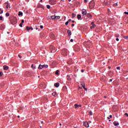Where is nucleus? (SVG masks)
I'll list each match as a JSON object with an SVG mask.
<instances>
[{
    "label": "nucleus",
    "instance_id": "nucleus-1",
    "mask_svg": "<svg viewBox=\"0 0 128 128\" xmlns=\"http://www.w3.org/2000/svg\"><path fill=\"white\" fill-rule=\"evenodd\" d=\"M94 4H95L94 2L92 1L90 2L89 4L90 8H94Z\"/></svg>",
    "mask_w": 128,
    "mask_h": 128
},
{
    "label": "nucleus",
    "instance_id": "nucleus-2",
    "mask_svg": "<svg viewBox=\"0 0 128 128\" xmlns=\"http://www.w3.org/2000/svg\"><path fill=\"white\" fill-rule=\"evenodd\" d=\"M86 12H86V10H84V9L82 10V16H86Z\"/></svg>",
    "mask_w": 128,
    "mask_h": 128
},
{
    "label": "nucleus",
    "instance_id": "nucleus-3",
    "mask_svg": "<svg viewBox=\"0 0 128 128\" xmlns=\"http://www.w3.org/2000/svg\"><path fill=\"white\" fill-rule=\"evenodd\" d=\"M84 126H86V128L90 127V124H88V122H84Z\"/></svg>",
    "mask_w": 128,
    "mask_h": 128
},
{
    "label": "nucleus",
    "instance_id": "nucleus-4",
    "mask_svg": "<svg viewBox=\"0 0 128 128\" xmlns=\"http://www.w3.org/2000/svg\"><path fill=\"white\" fill-rule=\"evenodd\" d=\"M26 29L27 30L28 32H29L30 30H34V28H32V27L26 26Z\"/></svg>",
    "mask_w": 128,
    "mask_h": 128
},
{
    "label": "nucleus",
    "instance_id": "nucleus-5",
    "mask_svg": "<svg viewBox=\"0 0 128 128\" xmlns=\"http://www.w3.org/2000/svg\"><path fill=\"white\" fill-rule=\"evenodd\" d=\"M52 96H58V94L56 92H53L52 93Z\"/></svg>",
    "mask_w": 128,
    "mask_h": 128
},
{
    "label": "nucleus",
    "instance_id": "nucleus-6",
    "mask_svg": "<svg viewBox=\"0 0 128 128\" xmlns=\"http://www.w3.org/2000/svg\"><path fill=\"white\" fill-rule=\"evenodd\" d=\"M3 68L5 70H8V66H4Z\"/></svg>",
    "mask_w": 128,
    "mask_h": 128
},
{
    "label": "nucleus",
    "instance_id": "nucleus-7",
    "mask_svg": "<svg viewBox=\"0 0 128 128\" xmlns=\"http://www.w3.org/2000/svg\"><path fill=\"white\" fill-rule=\"evenodd\" d=\"M113 124L115 126H116L120 124V123L117 122H114Z\"/></svg>",
    "mask_w": 128,
    "mask_h": 128
},
{
    "label": "nucleus",
    "instance_id": "nucleus-8",
    "mask_svg": "<svg viewBox=\"0 0 128 128\" xmlns=\"http://www.w3.org/2000/svg\"><path fill=\"white\" fill-rule=\"evenodd\" d=\"M42 68H44L42 65L40 64L38 67V70H42Z\"/></svg>",
    "mask_w": 128,
    "mask_h": 128
},
{
    "label": "nucleus",
    "instance_id": "nucleus-9",
    "mask_svg": "<svg viewBox=\"0 0 128 128\" xmlns=\"http://www.w3.org/2000/svg\"><path fill=\"white\" fill-rule=\"evenodd\" d=\"M54 86H56V88H58V86H60V84L58 82L56 83Z\"/></svg>",
    "mask_w": 128,
    "mask_h": 128
},
{
    "label": "nucleus",
    "instance_id": "nucleus-10",
    "mask_svg": "<svg viewBox=\"0 0 128 128\" xmlns=\"http://www.w3.org/2000/svg\"><path fill=\"white\" fill-rule=\"evenodd\" d=\"M82 86L85 89V90H88V89L86 88V86L84 84H82Z\"/></svg>",
    "mask_w": 128,
    "mask_h": 128
},
{
    "label": "nucleus",
    "instance_id": "nucleus-11",
    "mask_svg": "<svg viewBox=\"0 0 128 128\" xmlns=\"http://www.w3.org/2000/svg\"><path fill=\"white\" fill-rule=\"evenodd\" d=\"M68 36H72V32L70 31V30H68Z\"/></svg>",
    "mask_w": 128,
    "mask_h": 128
},
{
    "label": "nucleus",
    "instance_id": "nucleus-12",
    "mask_svg": "<svg viewBox=\"0 0 128 128\" xmlns=\"http://www.w3.org/2000/svg\"><path fill=\"white\" fill-rule=\"evenodd\" d=\"M43 68H48V66L47 64H44L42 65Z\"/></svg>",
    "mask_w": 128,
    "mask_h": 128
},
{
    "label": "nucleus",
    "instance_id": "nucleus-13",
    "mask_svg": "<svg viewBox=\"0 0 128 128\" xmlns=\"http://www.w3.org/2000/svg\"><path fill=\"white\" fill-rule=\"evenodd\" d=\"M58 72H60V70H57L56 71V76H58V74H59V73H58Z\"/></svg>",
    "mask_w": 128,
    "mask_h": 128
},
{
    "label": "nucleus",
    "instance_id": "nucleus-14",
    "mask_svg": "<svg viewBox=\"0 0 128 128\" xmlns=\"http://www.w3.org/2000/svg\"><path fill=\"white\" fill-rule=\"evenodd\" d=\"M60 16H56V20H60Z\"/></svg>",
    "mask_w": 128,
    "mask_h": 128
},
{
    "label": "nucleus",
    "instance_id": "nucleus-15",
    "mask_svg": "<svg viewBox=\"0 0 128 128\" xmlns=\"http://www.w3.org/2000/svg\"><path fill=\"white\" fill-rule=\"evenodd\" d=\"M22 14H23L22 12H18V16H22Z\"/></svg>",
    "mask_w": 128,
    "mask_h": 128
},
{
    "label": "nucleus",
    "instance_id": "nucleus-16",
    "mask_svg": "<svg viewBox=\"0 0 128 128\" xmlns=\"http://www.w3.org/2000/svg\"><path fill=\"white\" fill-rule=\"evenodd\" d=\"M51 18H52V20H56V16H51Z\"/></svg>",
    "mask_w": 128,
    "mask_h": 128
},
{
    "label": "nucleus",
    "instance_id": "nucleus-17",
    "mask_svg": "<svg viewBox=\"0 0 128 128\" xmlns=\"http://www.w3.org/2000/svg\"><path fill=\"white\" fill-rule=\"evenodd\" d=\"M77 18H78V20H80L82 18V16L78 14L77 16Z\"/></svg>",
    "mask_w": 128,
    "mask_h": 128
},
{
    "label": "nucleus",
    "instance_id": "nucleus-18",
    "mask_svg": "<svg viewBox=\"0 0 128 128\" xmlns=\"http://www.w3.org/2000/svg\"><path fill=\"white\" fill-rule=\"evenodd\" d=\"M31 68H32L33 70H36V66H34L32 64L31 65Z\"/></svg>",
    "mask_w": 128,
    "mask_h": 128
},
{
    "label": "nucleus",
    "instance_id": "nucleus-19",
    "mask_svg": "<svg viewBox=\"0 0 128 128\" xmlns=\"http://www.w3.org/2000/svg\"><path fill=\"white\" fill-rule=\"evenodd\" d=\"M76 14H72V18H76Z\"/></svg>",
    "mask_w": 128,
    "mask_h": 128
},
{
    "label": "nucleus",
    "instance_id": "nucleus-20",
    "mask_svg": "<svg viewBox=\"0 0 128 128\" xmlns=\"http://www.w3.org/2000/svg\"><path fill=\"white\" fill-rule=\"evenodd\" d=\"M96 26V24H93L92 26H90V28H94V27Z\"/></svg>",
    "mask_w": 128,
    "mask_h": 128
},
{
    "label": "nucleus",
    "instance_id": "nucleus-21",
    "mask_svg": "<svg viewBox=\"0 0 128 128\" xmlns=\"http://www.w3.org/2000/svg\"><path fill=\"white\" fill-rule=\"evenodd\" d=\"M4 13V10L2 8H0V14H2Z\"/></svg>",
    "mask_w": 128,
    "mask_h": 128
},
{
    "label": "nucleus",
    "instance_id": "nucleus-22",
    "mask_svg": "<svg viewBox=\"0 0 128 128\" xmlns=\"http://www.w3.org/2000/svg\"><path fill=\"white\" fill-rule=\"evenodd\" d=\"M74 106H75V108H78V104H75Z\"/></svg>",
    "mask_w": 128,
    "mask_h": 128
},
{
    "label": "nucleus",
    "instance_id": "nucleus-23",
    "mask_svg": "<svg viewBox=\"0 0 128 128\" xmlns=\"http://www.w3.org/2000/svg\"><path fill=\"white\" fill-rule=\"evenodd\" d=\"M88 18H92V14H88Z\"/></svg>",
    "mask_w": 128,
    "mask_h": 128
},
{
    "label": "nucleus",
    "instance_id": "nucleus-24",
    "mask_svg": "<svg viewBox=\"0 0 128 128\" xmlns=\"http://www.w3.org/2000/svg\"><path fill=\"white\" fill-rule=\"evenodd\" d=\"M4 74V73L2 72H0V76H2Z\"/></svg>",
    "mask_w": 128,
    "mask_h": 128
},
{
    "label": "nucleus",
    "instance_id": "nucleus-25",
    "mask_svg": "<svg viewBox=\"0 0 128 128\" xmlns=\"http://www.w3.org/2000/svg\"><path fill=\"white\" fill-rule=\"evenodd\" d=\"M6 16H10V14L6 13Z\"/></svg>",
    "mask_w": 128,
    "mask_h": 128
},
{
    "label": "nucleus",
    "instance_id": "nucleus-26",
    "mask_svg": "<svg viewBox=\"0 0 128 128\" xmlns=\"http://www.w3.org/2000/svg\"><path fill=\"white\" fill-rule=\"evenodd\" d=\"M90 116H92V112L90 111Z\"/></svg>",
    "mask_w": 128,
    "mask_h": 128
},
{
    "label": "nucleus",
    "instance_id": "nucleus-27",
    "mask_svg": "<svg viewBox=\"0 0 128 128\" xmlns=\"http://www.w3.org/2000/svg\"><path fill=\"white\" fill-rule=\"evenodd\" d=\"M46 6H47V8H50V6L47 5Z\"/></svg>",
    "mask_w": 128,
    "mask_h": 128
},
{
    "label": "nucleus",
    "instance_id": "nucleus-28",
    "mask_svg": "<svg viewBox=\"0 0 128 128\" xmlns=\"http://www.w3.org/2000/svg\"><path fill=\"white\" fill-rule=\"evenodd\" d=\"M22 24H23V23H20V28H22Z\"/></svg>",
    "mask_w": 128,
    "mask_h": 128
},
{
    "label": "nucleus",
    "instance_id": "nucleus-29",
    "mask_svg": "<svg viewBox=\"0 0 128 128\" xmlns=\"http://www.w3.org/2000/svg\"><path fill=\"white\" fill-rule=\"evenodd\" d=\"M65 24L66 26H68V22H66V23H65Z\"/></svg>",
    "mask_w": 128,
    "mask_h": 128
},
{
    "label": "nucleus",
    "instance_id": "nucleus-30",
    "mask_svg": "<svg viewBox=\"0 0 128 128\" xmlns=\"http://www.w3.org/2000/svg\"><path fill=\"white\" fill-rule=\"evenodd\" d=\"M117 70H120V67L118 66L116 68Z\"/></svg>",
    "mask_w": 128,
    "mask_h": 128
},
{
    "label": "nucleus",
    "instance_id": "nucleus-31",
    "mask_svg": "<svg viewBox=\"0 0 128 128\" xmlns=\"http://www.w3.org/2000/svg\"><path fill=\"white\" fill-rule=\"evenodd\" d=\"M0 20H2V16H0Z\"/></svg>",
    "mask_w": 128,
    "mask_h": 128
},
{
    "label": "nucleus",
    "instance_id": "nucleus-32",
    "mask_svg": "<svg viewBox=\"0 0 128 128\" xmlns=\"http://www.w3.org/2000/svg\"><path fill=\"white\" fill-rule=\"evenodd\" d=\"M40 28H44V26L41 25V26H40Z\"/></svg>",
    "mask_w": 128,
    "mask_h": 128
},
{
    "label": "nucleus",
    "instance_id": "nucleus-33",
    "mask_svg": "<svg viewBox=\"0 0 128 128\" xmlns=\"http://www.w3.org/2000/svg\"><path fill=\"white\" fill-rule=\"evenodd\" d=\"M116 42H118L120 40V39H118V38H116Z\"/></svg>",
    "mask_w": 128,
    "mask_h": 128
},
{
    "label": "nucleus",
    "instance_id": "nucleus-34",
    "mask_svg": "<svg viewBox=\"0 0 128 128\" xmlns=\"http://www.w3.org/2000/svg\"><path fill=\"white\" fill-rule=\"evenodd\" d=\"M124 14H128V12H124Z\"/></svg>",
    "mask_w": 128,
    "mask_h": 128
},
{
    "label": "nucleus",
    "instance_id": "nucleus-35",
    "mask_svg": "<svg viewBox=\"0 0 128 128\" xmlns=\"http://www.w3.org/2000/svg\"><path fill=\"white\" fill-rule=\"evenodd\" d=\"M6 8H10V6H9L8 5H7V6H6Z\"/></svg>",
    "mask_w": 128,
    "mask_h": 128
},
{
    "label": "nucleus",
    "instance_id": "nucleus-36",
    "mask_svg": "<svg viewBox=\"0 0 128 128\" xmlns=\"http://www.w3.org/2000/svg\"><path fill=\"white\" fill-rule=\"evenodd\" d=\"M18 58H22V56H20V55H18Z\"/></svg>",
    "mask_w": 128,
    "mask_h": 128
},
{
    "label": "nucleus",
    "instance_id": "nucleus-37",
    "mask_svg": "<svg viewBox=\"0 0 128 128\" xmlns=\"http://www.w3.org/2000/svg\"><path fill=\"white\" fill-rule=\"evenodd\" d=\"M112 80H114V79H113V78H112V79H110V82H112Z\"/></svg>",
    "mask_w": 128,
    "mask_h": 128
},
{
    "label": "nucleus",
    "instance_id": "nucleus-38",
    "mask_svg": "<svg viewBox=\"0 0 128 128\" xmlns=\"http://www.w3.org/2000/svg\"><path fill=\"white\" fill-rule=\"evenodd\" d=\"M70 42H74V40H73V39H71V40H70Z\"/></svg>",
    "mask_w": 128,
    "mask_h": 128
},
{
    "label": "nucleus",
    "instance_id": "nucleus-39",
    "mask_svg": "<svg viewBox=\"0 0 128 128\" xmlns=\"http://www.w3.org/2000/svg\"><path fill=\"white\" fill-rule=\"evenodd\" d=\"M125 116H126L128 117V113H125Z\"/></svg>",
    "mask_w": 128,
    "mask_h": 128
},
{
    "label": "nucleus",
    "instance_id": "nucleus-40",
    "mask_svg": "<svg viewBox=\"0 0 128 128\" xmlns=\"http://www.w3.org/2000/svg\"><path fill=\"white\" fill-rule=\"evenodd\" d=\"M22 23L24 24V20H22Z\"/></svg>",
    "mask_w": 128,
    "mask_h": 128
},
{
    "label": "nucleus",
    "instance_id": "nucleus-41",
    "mask_svg": "<svg viewBox=\"0 0 128 128\" xmlns=\"http://www.w3.org/2000/svg\"><path fill=\"white\" fill-rule=\"evenodd\" d=\"M124 38H128V36H125Z\"/></svg>",
    "mask_w": 128,
    "mask_h": 128
},
{
    "label": "nucleus",
    "instance_id": "nucleus-42",
    "mask_svg": "<svg viewBox=\"0 0 128 128\" xmlns=\"http://www.w3.org/2000/svg\"><path fill=\"white\" fill-rule=\"evenodd\" d=\"M110 118H112V116L110 115Z\"/></svg>",
    "mask_w": 128,
    "mask_h": 128
},
{
    "label": "nucleus",
    "instance_id": "nucleus-43",
    "mask_svg": "<svg viewBox=\"0 0 128 128\" xmlns=\"http://www.w3.org/2000/svg\"><path fill=\"white\" fill-rule=\"evenodd\" d=\"M81 72H84V70H81Z\"/></svg>",
    "mask_w": 128,
    "mask_h": 128
},
{
    "label": "nucleus",
    "instance_id": "nucleus-44",
    "mask_svg": "<svg viewBox=\"0 0 128 128\" xmlns=\"http://www.w3.org/2000/svg\"><path fill=\"white\" fill-rule=\"evenodd\" d=\"M80 106H82V105H80V104L78 105V108L80 107Z\"/></svg>",
    "mask_w": 128,
    "mask_h": 128
},
{
    "label": "nucleus",
    "instance_id": "nucleus-45",
    "mask_svg": "<svg viewBox=\"0 0 128 128\" xmlns=\"http://www.w3.org/2000/svg\"><path fill=\"white\" fill-rule=\"evenodd\" d=\"M68 22H72V19H69Z\"/></svg>",
    "mask_w": 128,
    "mask_h": 128
},
{
    "label": "nucleus",
    "instance_id": "nucleus-46",
    "mask_svg": "<svg viewBox=\"0 0 128 128\" xmlns=\"http://www.w3.org/2000/svg\"><path fill=\"white\" fill-rule=\"evenodd\" d=\"M84 2H88V0H84Z\"/></svg>",
    "mask_w": 128,
    "mask_h": 128
},
{
    "label": "nucleus",
    "instance_id": "nucleus-47",
    "mask_svg": "<svg viewBox=\"0 0 128 128\" xmlns=\"http://www.w3.org/2000/svg\"><path fill=\"white\" fill-rule=\"evenodd\" d=\"M40 124H44V121H41Z\"/></svg>",
    "mask_w": 128,
    "mask_h": 128
},
{
    "label": "nucleus",
    "instance_id": "nucleus-48",
    "mask_svg": "<svg viewBox=\"0 0 128 128\" xmlns=\"http://www.w3.org/2000/svg\"><path fill=\"white\" fill-rule=\"evenodd\" d=\"M79 88H80V90H82V87H79Z\"/></svg>",
    "mask_w": 128,
    "mask_h": 128
},
{
    "label": "nucleus",
    "instance_id": "nucleus-49",
    "mask_svg": "<svg viewBox=\"0 0 128 128\" xmlns=\"http://www.w3.org/2000/svg\"><path fill=\"white\" fill-rule=\"evenodd\" d=\"M72 26H74V24H72Z\"/></svg>",
    "mask_w": 128,
    "mask_h": 128
},
{
    "label": "nucleus",
    "instance_id": "nucleus-50",
    "mask_svg": "<svg viewBox=\"0 0 128 128\" xmlns=\"http://www.w3.org/2000/svg\"><path fill=\"white\" fill-rule=\"evenodd\" d=\"M104 98H106V96H104Z\"/></svg>",
    "mask_w": 128,
    "mask_h": 128
},
{
    "label": "nucleus",
    "instance_id": "nucleus-51",
    "mask_svg": "<svg viewBox=\"0 0 128 128\" xmlns=\"http://www.w3.org/2000/svg\"><path fill=\"white\" fill-rule=\"evenodd\" d=\"M7 34H10V32H8Z\"/></svg>",
    "mask_w": 128,
    "mask_h": 128
},
{
    "label": "nucleus",
    "instance_id": "nucleus-52",
    "mask_svg": "<svg viewBox=\"0 0 128 128\" xmlns=\"http://www.w3.org/2000/svg\"><path fill=\"white\" fill-rule=\"evenodd\" d=\"M72 22H74V20H72Z\"/></svg>",
    "mask_w": 128,
    "mask_h": 128
},
{
    "label": "nucleus",
    "instance_id": "nucleus-53",
    "mask_svg": "<svg viewBox=\"0 0 128 128\" xmlns=\"http://www.w3.org/2000/svg\"><path fill=\"white\" fill-rule=\"evenodd\" d=\"M110 118L109 117H108V120H110Z\"/></svg>",
    "mask_w": 128,
    "mask_h": 128
},
{
    "label": "nucleus",
    "instance_id": "nucleus-54",
    "mask_svg": "<svg viewBox=\"0 0 128 128\" xmlns=\"http://www.w3.org/2000/svg\"><path fill=\"white\" fill-rule=\"evenodd\" d=\"M91 24H94V22H92L91 23Z\"/></svg>",
    "mask_w": 128,
    "mask_h": 128
},
{
    "label": "nucleus",
    "instance_id": "nucleus-55",
    "mask_svg": "<svg viewBox=\"0 0 128 128\" xmlns=\"http://www.w3.org/2000/svg\"><path fill=\"white\" fill-rule=\"evenodd\" d=\"M18 118H20V116H18Z\"/></svg>",
    "mask_w": 128,
    "mask_h": 128
},
{
    "label": "nucleus",
    "instance_id": "nucleus-56",
    "mask_svg": "<svg viewBox=\"0 0 128 128\" xmlns=\"http://www.w3.org/2000/svg\"><path fill=\"white\" fill-rule=\"evenodd\" d=\"M60 126H62V124H60Z\"/></svg>",
    "mask_w": 128,
    "mask_h": 128
},
{
    "label": "nucleus",
    "instance_id": "nucleus-57",
    "mask_svg": "<svg viewBox=\"0 0 128 128\" xmlns=\"http://www.w3.org/2000/svg\"><path fill=\"white\" fill-rule=\"evenodd\" d=\"M69 0V2H71L72 1V0Z\"/></svg>",
    "mask_w": 128,
    "mask_h": 128
},
{
    "label": "nucleus",
    "instance_id": "nucleus-58",
    "mask_svg": "<svg viewBox=\"0 0 128 128\" xmlns=\"http://www.w3.org/2000/svg\"><path fill=\"white\" fill-rule=\"evenodd\" d=\"M118 36H117V38H118Z\"/></svg>",
    "mask_w": 128,
    "mask_h": 128
},
{
    "label": "nucleus",
    "instance_id": "nucleus-59",
    "mask_svg": "<svg viewBox=\"0 0 128 128\" xmlns=\"http://www.w3.org/2000/svg\"><path fill=\"white\" fill-rule=\"evenodd\" d=\"M108 68H110V67H108Z\"/></svg>",
    "mask_w": 128,
    "mask_h": 128
},
{
    "label": "nucleus",
    "instance_id": "nucleus-60",
    "mask_svg": "<svg viewBox=\"0 0 128 128\" xmlns=\"http://www.w3.org/2000/svg\"><path fill=\"white\" fill-rule=\"evenodd\" d=\"M74 128H76V127H74Z\"/></svg>",
    "mask_w": 128,
    "mask_h": 128
},
{
    "label": "nucleus",
    "instance_id": "nucleus-61",
    "mask_svg": "<svg viewBox=\"0 0 128 128\" xmlns=\"http://www.w3.org/2000/svg\"><path fill=\"white\" fill-rule=\"evenodd\" d=\"M41 2H42V0H41Z\"/></svg>",
    "mask_w": 128,
    "mask_h": 128
},
{
    "label": "nucleus",
    "instance_id": "nucleus-62",
    "mask_svg": "<svg viewBox=\"0 0 128 128\" xmlns=\"http://www.w3.org/2000/svg\"><path fill=\"white\" fill-rule=\"evenodd\" d=\"M109 122H110V120H109Z\"/></svg>",
    "mask_w": 128,
    "mask_h": 128
},
{
    "label": "nucleus",
    "instance_id": "nucleus-63",
    "mask_svg": "<svg viewBox=\"0 0 128 128\" xmlns=\"http://www.w3.org/2000/svg\"><path fill=\"white\" fill-rule=\"evenodd\" d=\"M36 30H38V28H36Z\"/></svg>",
    "mask_w": 128,
    "mask_h": 128
},
{
    "label": "nucleus",
    "instance_id": "nucleus-64",
    "mask_svg": "<svg viewBox=\"0 0 128 128\" xmlns=\"http://www.w3.org/2000/svg\"><path fill=\"white\" fill-rule=\"evenodd\" d=\"M38 78H40V76H38Z\"/></svg>",
    "mask_w": 128,
    "mask_h": 128
}]
</instances>
